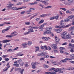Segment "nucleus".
Returning a JSON list of instances; mask_svg holds the SVG:
<instances>
[{
	"label": "nucleus",
	"mask_w": 74,
	"mask_h": 74,
	"mask_svg": "<svg viewBox=\"0 0 74 74\" xmlns=\"http://www.w3.org/2000/svg\"><path fill=\"white\" fill-rule=\"evenodd\" d=\"M9 6H7L8 8V10H10L12 9V10H14V11H15V10H21V9H22V8H26V6H23L21 8H17L16 7H12V5H14L11 3L9 4Z\"/></svg>",
	"instance_id": "obj_1"
},
{
	"label": "nucleus",
	"mask_w": 74,
	"mask_h": 74,
	"mask_svg": "<svg viewBox=\"0 0 74 74\" xmlns=\"http://www.w3.org/2000/svg\"><path fill=\"white\" fill-rule=\"evenodd\" d=\"M47 30L45 31H44L43 34L45 35L47 34H51V31L52 30V27H47L46 28Z\"/></svg>",
	"instance_id": "obj_2"
},
{
	"label": "nucleus",
	"mask_w": 74,
	"mask_h": 74,
	"mask_svg": "<svg viewBox=\"0 0 74 74\" xmlns=\"http://www.w3.org/2000/svg\"><path fill=\"white\" fill-rule=\"evenodd\" d=\"M40 63H38L37 62H35L34 63V62H32L31 64V65L32 66V67L33 68V69H36V65H38V64H40Z\"/></svg>",
	"instance_id": "obj_3"
},
{
	"label": "nucleus",
	"mask_w": 74,
	"mask_h": 74,
	"mask_svg": "<svg viewBox=\"0 0 74 74\" xmlns=\"http://www.w3.org/2000/svg\"><path fill=\"white\" fill-rule=\"evenodd\" d=\"M16 33V32L14 31L11 34V35H8L6 36V37H14V36H16V35H17V34H14Z\"/></svg>",
	"instance_id": "obj_4"
},
{
	"label": "nucleus",
	"mask_w": 74,
	"mask_h": 74,
	"mask_svg": "<svg viewBox=\"0 0 74 74\" xmlns=\"http://www.w3.org/2000/svg\"><path fill=\"white\" fill-rule=\"evenodd\" d=\"M67 1L69 3H68L67 2H64V4L66 5H71V3L73 2V0H67Z\"/></svg>",
	"instance_id": "obj_5"
},
{
	"label": "nucleus",
	"mask_w": 74,
	"mask_h": 74,
	"mask_svg": "<svg viewBox=\"0 0 74 74\" xmlns=\"http://www.w3.org/2000/svg\"><path fill=\"white\" fill-rule=\"evenodd\" d=\"M67 32L66 31L64 32L62 34H61V37H62V38H64V36L67 35Z\"/></svg>",
	"instance_id": "obj_6"
},
{
	"label": "nucleus",
	"mask_w": 74,
	"mask_h": 74,
	"mask_svg": "<svg viewBox=\"0 0 74 74\" xmlns=\"http://www.w3.org/2000/svg\"><path fill=\"white\" fill-rule=\"evenodd\" d=\"M55 69V68H53L51 69H49V71H52V70H54V71L55 72H58L59 71L60 69L57 68L56 69Z\"/></svg>",
	"instance_id": "obj_7"
},
{
	"label": "nucleus",
	"mask_w": 74,
	"mask_h": 74,
	"mask_svg": "<svg viewBox=\"0 0 74 74\" xmlns=\"http://www.w3.org/2000/svg\"><path fill=\"white\" fill-rule=\"evenodd\" d=\"M72 59H73V58H66L63 60H62V62L63 63H65V62H66V60H72Z\"/></svg>",
	"instance_id": "obj_8"
},
{
	"label": "nucleus",
	"mask_w": 74,
	"mask_h": 74,
	"mask_svg": "<svg viewBox=\"0 0 74 74\" xmlns=\"http://www.w3.org/2000/svg\"><path fill=\"white\" fill-rule=\"evenodd\" d=\"M51 46L52 48H53L55 49H57V45L55 44H51Z\"/></svg>",
	"instance_id": "obj_9"
},
{
	"label": "nucleus",
	"mask_w": 74,
	"mask_h": 74,
	"mask_svg": "<svg viewBox=\"0 0 74 74\" xmlns=\"http://www.w3.org/2000/svg\"><path fill=\"white\" fill-rule=\"evenodd\" d=\"M60 53H64V51L63 50H64L65 49L64 48V47H60Z\"/></svg>",
	"instance_id": "obj_10"
},
{
	"label": "nucleus",
	"mask_w": 74,
	"mask_h": 74,
	"mask_svg": "<svg viewBox=\"0 0 74 74\" xmlns=\"http://www.w3.org/2000/svg\"><path fill=\"white\" fill-rule=\"evenodd\" d=\"M17 61L18 62V63L20 64L21 66H22L23 65V64L24 63L23 62L22 60H18Z\"/></svg>",
	"instance_id": "obj_11"
},
{
	"label": "nucleus",
	"mask_w": 74,
	"mask_h": 74,
	"mask_svg": "<svg viewBox=\"0 0 74 74\" xmlns=\"http://www.w3.org/2000/svg\"><path fill=\"white\" fill-rule=\"evenodd\" d=\"M63 20H62L60 21V25L62 26V27H63L66 25V24H65V23H63Z\"/></svg>",
	"instance_id": "obj_12"
},
{
	"label": "nucleus",
	"mask_w": 74,
	"mask_h": 74,
	"mask_svg": "<svg viewBox=\"0 0 74 74\" xmlns=\"http://www.w3.org/2000/svg\"><path fill=\"white\" fill-rule=\"evenodd\" d=\"M62 29H55V32H57V33H60V32H62Z\"/></svg>",
	"instance_id": "obj_13"
},
{
	"label": "nucleus",
	"mask_w": 74,
	"mask_h": 74,
	"mask_svg": "<svg viewBox=\"0 0 74 74\" xmlns=\"http://www.w3.org/2000/svg\"><path fill=\"white\" fill-rule=\"evenodd\" d=\"M22 45L23 46L24 48H27V43H24L22 44Z\"/></svg>",
	"instance_id": "obj_14"
},
{
	"label": "nucleus",
	"mask_w": 74,
	"mask_h": 74,
	"mask_svg": "<svg viewBox=\"0 0 74 74\" xmlns=\"http://www.w3.org/2000/svg\"><path fill=\"white\" fill-rule=\"evenodd\" d=\"M55 40L56 41V42H58L59 41H60V39H59V38L56 37V36H55Z\"/></svg>",
	"instance_id": "obj_15"
},
{
	"label": "nucleus",
	"mask_w": 74,
	"mask_h": 74,
	"mask_svg": "<svg viewBox=\"0 0 74 74\" xmlns=\"http://www.w3.org/2000/svg\"><path fill=\"white\" fill-rule=\"evenodd\" d=\"M42 39H45L46 41H48L49 40V39H50V38L48 37H42Z\"/></svg>",
	"instance_id": "obj_16"
},
{
	"label": "nucleus",
	"mask_w": 74,
	"mask_h": 74,
	"mask_svg": "<svg viewBox=\"0 0 74 74\" xmlns=\"http://www.w3.org/2000/svg\"><path fill=\"white\" fill-rule=\"evenodd\" d=\"M68 18H69V19H73V21H74V15L69 16H68Z\"/></svg>",
	"instance_id": "obj_17"
},
{
	"label": "nucleus",
	"mask_w": 74,
	"mask_h": 74,
	"mask_svg": "<svg viewBox=\"0 0 74 74\" xmlns=\"http://www.w3.org/2000/svg\"><path fill=\"white\" fill-rule=\"evenodd\" d=\"M31 28L28 29V32L29 33H32L33 32H34V31L33 30V29H32V28Z\"/></svg>",
	"instance_id": "obj_18"
},
{
	"label": "nucleus",
	"mask_w": 74,
	"mask_h": 74,
	"mask_svg": "<svg viewBox=\"0 0 74 74\" xmlns=\"http://www.w3.org/2000/svg\"><path fill=\"white\" fill-rule=\"evenodd\" d=\"M40 2H41L42 3H44L45 5H48V4H49L48 3L46 2H45V1H40Z\"/></svg>",
	"instance_id": "obj_19"
},
{
	"label": "nucleus",
	"mask_w": 74,
	"mask_h": 74,
	"mask_svg": "<svg viewBox=\"0 0 74 74\" xmlns=\"http://www.w3.org/2000/svg\"><path fill=\"white\" fill-rule=\"evenodd\" d=\"M36 9L34 8H31L29 9V10H28L26 11L27 12H32V10H35Z\"/></svg>",
	"instance_id": "obj_20"
},
{
	"label": "nucleus",
	"mask_w": 74,
	"mask_h": 74,
	"mask_svg": "<svg viewBox=\"0 0 74 74\" xmlns=\"http://www.w3.org/2000/svg\"><path fill=\"white\" fill-rule=\"evenodd\" d=\"M45 48V49H46V50H48V49H47V46L46 45L44 46H42L41 47V49H44V48Z\"/></svg>",
	"instance_id": "obj_21"
},
{
	"label": "nucleus",
	"mask_w": 74,
	"mask_h": 74,
	"mask_svg": "<svg viewBox=\"0 0 74 74\" xmlns=\"http://www.w3.org/2000/svg\"><path fill=\"white\" fill-rule=\"evenodd\" d=\"M70 21V19L69 18H67L66 19H65L64 20L63 22H69Z\"/></svg>",
	"instance_id": "obj_22"
},
{
	"label": "nucleus",
	"mask_w": 74,
	"mask_h": 74,
	"mask_svg": "<svg viewBox=\"0 0 74 74\" xmlns=\"http://www.w3.org/2000/svg\"><path fill=\"white\" fill-rule=\"evenodd\" d=\"M66 37L67 38H68L69 39L71 38V36H70L69 34H68L66 36Z\"/></svg>",
	"instance_id": "obj_23"
},
{
	"label": "nucleus",
	"mask_w": 74,
	"mask_h": 74,
	"mask_svg": "<svg viewBox=\"0 0 74 74\" xmlns=\"http://www.w3.org/2000/svg\"><path fill=\"white\" fill-rule=\"evenodd\" d=\"M21 53V52H19L17 54V55L19 56H22L23 55V54H22Z\"/></svg>",
	"instance_id": "obj_24"
},
{
	"label": "nucleus",
	"mask_w": 74,
	"mask_h": 74,
	"mask_svg": "<svg viewBox=\"0 0 74 74\" xmlns=\"http://www.w3.org/2000/svg\"><path fill=\"white\" fill-rule=\"evenodd\" d=\"M35 48L37 49H36V51H35V52H37L39 49H40V47H35Z\"/></svg>",
	"instance_id": "obj_25"
},
{
	"label": "nucleus",
	"mask_w": 74,
	"mask_h": 74,
	"mask_svg": "<svg viewBox=\"0 0 74 74\" xmlns=\"http://www.w3.org/2000/svg\"><path fill=\"white\" fill-rule=\"evenodd\" d=\"M74 45H73V46L72 48L70 50V52H72V53H73L74 52Z\"/></svg>",
	"instance_id": "obj_26"
},
{
	"label": "nucleus",
	"mask_w": 74,
	"mask_h": 74,
	"mask_svg": "<svg viewBox=\"0 0 74 74\" xmlns=\"http://www.w3.org/2000/svg\"><path fill=\"white\" fill-rule=\"evenodd\" d=\"M44 22V20L43 19H42V20H41L38 23V24H41V23H42L43 22Z\"/></svg>",
	"instance_id": "obj_27"
},
{
	"label": "nucleus",
	"mask_w": 74,
	"mask_h": 74,
	"mask_svg": "<svg viewBox=\"0 0 74 74\" xmlns=\"http://www.w3.org/2000/svg\"><path fill=\"white\" fill-rule=\"evenodd\" d=\"M9 67H10V65L7 66V68L4 70H3V71H7Z\"/></svg>",
	"instance_id": "obj_28"
},
{
	"label": "nucleus",
	"mask_w": 74,
	"mask_h": 74,
	"mask_svg": "<svg viewBox=\"0 0 74 74\" xmlns=\"http://www.w3.org/2000/svg\"><path fill=\"white\" fill-rule=\"evenodd\" d=\"M21 68H16L15 69V71H18L19 72H20V71H21Z\"/></svg>",
	"instance_id": "obj_29"
},
{
	"label": "nucleus",
	"mask_w": 74,
	"mask_h": 74,
	"mask_svg": "<svg viewBox=\"0 0 74 74\" xmlns=\"http://www.w3.org/2000/svg\"><path fill=\"white\" fill-rule=\"evenodd\" d=\"M44 67L45 68V69H47L49 67V66L47 65L44 64L43 65Z\"/></svg>",
	"instance_id": "obj_30"
},
{
	"label": "nucleus",
	"mask_w": 74,
	"mask_h": 74,
	"mask_svg": "<svg viewBox=\"0 0 74 74\" xmlns=\"http://www.w3.org/2000/svg\"><path fill=\"white\" fill-rule=\"evenodd\" d=\"M70 34L71 35H74V29L72 30Z\"/></svg>",
	"instance_id": "obj_31"
},
{
	"label": "nucleus",
	"mask_w": 74,
	"mask_h": 74,
	"mask_svg": "<svg viewBox=\"0 0 74 74\" xmlns=\"http://www.w3.org/2000/svg\"><path fill=\"white\" fill-rule=\"evenodd\" d=\"M47 16V14H44L40 15V16H41V17H44L45 16Z\"/></svg>",
	"instance_id": "obj_32"
},
{
	"label": "nucleus",
	"mask_w": 74,
	"mask_h": 74,
	"mask_svg": "<svg viewBox=\"0 0 74 74\" xmlns=\"http://www.w3.org/2000/svg\"><path fill=\"white\" fill-rule=\"evenodd\" d=\"M44 27V25H42L39 26V29H43V27Z\"/></svg>",
	"instance_id": "obj_33"
},
{
	"label": "nucleus",
	"mask_w": 74,
	"mask_h": 74,
	"mask_svg": "<svg viewBox=\"0 0 74 74\" xmlns=\"http://www.w3.org/2000/svg\"><path fill=\"white\" fill-rule=\"evenodd\" d=\"M20 73L21 74H23V71H24V69H23L21 70H20Z\"/></svg>",
	"instance_id": "obj_34"
},
{
	"label": "nucleus",
	"mask_w": 74,
	"mask_h": 74,
	"mask_svg": "<svg viewBox=\"0 0 74 74\" xmlns=\"http://www.w3.org/2000/svg\"><path fill=\"white\" fill-rule=\"evenodd\" d=\"M37 16V14L36 15H34L33 16L31 17L30 18V19H33V18H34V17H36Z\"/></svg>",
	"instance_id": "obj_35"
},
{
	"label": "nucleus",
	"mask_w": 74,
	"mask_h": 74,
	"mask_svg": "<svg viewBox=\"0 0 74 74\" xmlns=\"http://www.w3.org/2000/svg\"><path fill=\"white\" fill-rule=\"evenodd\" d=\"M5 41H3V42L4 43L5 42H10V41L11 40H5Z\"/></svg>",
	"instance_id": "obj_36"
},
{
	"label": "nucleus",
	"mask_w": 74,
	"mask_h": 74,
	"mask_svg": "<svg viewBox=\"0 0 74 74\" xmlns=\"http://www.w3.org/2000/svg\"><path fill=\"white\" fill-rule=\"evenodd\" d=\"M52 8V6H48L47 7H45V8Z\"/></svg>",
	"instance_id": "obj_37"
},
{
	"label": "nucleus",
	"mask_w": 74,
	"mask_h": 74,
	"mask_svg": "<svg viewBox=\"0 0 74 74\" xmlns=\"http://www.w3.org/2000/svg\"><path fill=\"white\" fill-rule=\"evenodd\" d=\"M27 44H28V45H30L32 44V42L29 41Z\"/></svg>",
	"instance_id": "obj_38"
},
{
	"label": "nucleus",
	"mask_w": 74,
	"mask_h": 74,
	"mask_svg": "<svg viewBox=\"0 0 74 74\" xmlns=\"http://www.w3.org/2000/svg\"><path fill=\"white\" fill-rule=\"evenodd\" d=\"M13 50H12L11 49H10L7 50V52H11V51H12Z\"/></svg>",
	"instance_id": "obj_39"
},
{
	"label": "nucleus",
	"mask_w": 74,
	"mask_h": 74,
	"mask_svg": "<svg viewBox=\"0 0 74 74\" xmlns=\"http://www.w3.org/2000/svg\"><path fill=\"white\" fill-rule=\"evenodd\" d=\"M25 25H30L31 23L30 22H25Z\"/></svg>",
	"instance_id": "obj_40"
},
{
	"label": "nucleus",
	"mask_w": 74,
	"mask_h": 74,
	"mask_svg": "<svg viewBox=\"0 0 74 74\" xmlns=\"http://www.w3.org/2000/svg\"><path fill=\"white\" fill-rule=\"evenodd\" d=\"M58 18H59V15H58L55 16H54V19L55 18L56 19V20L58 19Z\"/></svg>",
	"instance_id": "obj_41"
},
{
	"label": "nucleus",
	"mask_w": 74,
	"mask_h": 74,
	"mask_svg": "<svg viewBox=\"0 0 74 74\" xmlns=\"http://www.w3.org/2000/svg\"><path fill=\"white\" fill-rule=\"evenodd\" d=\"M56 28H61V27H62L61 25H59L58 26H56Z\"/></svg>",
	"instance_id": "obj_42"
},
{
	"label": "nucleus",
	"mask_w": 74,
	"mask_h": 74,
	"mask_svg": "<svg viewBox=\"0 0 74 74\" xmlns=\"http://www.w3.org/2000/svg\"><path fill=\"white\" fill-rule=\"evenodd\" d=\"M45 53H41L40 56H45Z\"/></svg>",
	"instance_id": "obj_43"
},
{
	"label": "nucleus",
	"mask_w": 74,
	"mask_h": 74,
	"mask_svg": "<svg viewBox=\"0 0 74 74\" xmlns=\"http://www.w3.org/2000/svg\"><path fill=\"white\" fill-rule=\"evenodd\" d=\"M66 13H67V14H71V12L70 11H69V10H67L66 11Z\"/></svg>",
	"instance_id": "obj_44"
},
{
	"label": "nucleus",
	"mask_w": 74,
	"mask_h": 74,
	"mask_svg": "<svg viewBox=\"0 0 74 74\" xmlns=\"http://www.w3.org/2000/svg\"><path fill=\"white\" fill-rule=\"evenodd\" d=\"M74 26H73L69 28L70 30H73L74 29Z\"/></svg>",
	"instance_id": "obj_45"
},
{
	"label": "nucleus",
	"mask_w": 74,
	"mask_h": 74,
	"mask_svg": "<svg viewBox=\"0 0 74 74\" xmlns=\"http://www.w3.org/2000/svg\"><path fill=\"white\" fill-rule=\"evenodd\" d=\"M54 51L55 53H58L59 52V50H54Z\"/></svg>",
	"instance_id": "obj_46"
},
{
	"label": "nucleus",
	"mask_w": 74,
	"mask_h": 74,
	"mask_svg": "<svg viewBox=\"0 0 74 74\" xmlns=\"http://www.w3.org/2000/svg\"><path fill=\"white\" fill-rule=\"evenodd\" d=\"M55 19V16L50 18L49 19L50 20H52V19Z\"/></svg>",
	"instance_id": "obj_47"
},
{
	"label": "nucleus",
	"mask_w": 74,
	"mask_h": 74,
	"mask_svg": "<svg viewBox=\"0 0 74 74\" xmlns=\"http://www.w3.org/2000/svg\"><path fill=\"white\" fill-rule=\"evenodd\" d=\"M59 72L60 73H63V72L62 71V70H60V69L59 70Z\"/></svg>",
	"instance_id": "obj_48"
},
{
	"label": "nucleus",
	"mask_w": 74,
	"mask_h": 74,
	"mask_svg": "<svg viewBox=\"0 0 74 74\" xmlns=\"http://www.w3.org/2000/svg\"><path fill=\"white\" fill-rule=\"evenodd\" d=\"M25 12H25V11H23V12H21L20 14H23L25 13Z\"/></svg>",
	"instance_id": "obj_49"
},
{
	"label": "nucleus",
	"mask_w": 74,
	"mask_h": 74,
	"mask_svg": "<svg viewBox=\"0 0 74 74\" xmlns=\"http://www.w3.org/2000/svg\"><path fill=\"white\" fill-rule=\"evenodd\" d=\"M19 48L18 47H17L16 48H14V49H13V51L14 52L15 50H17Z\"/></svg>",
	"instance_id": "obj_50"
},
{
	"label": "nucleus",
	"mask_w": 74,
	"mask_h": 74,
	"mask_svg": "<svg viewBox=\"0 0 74 74\" xmlns=\"http://www.w3.org/2000/svg\"><path fill=\"white\" fill-rule=\"evenodd\" d=\"M60 10H62L63 11H66V9L65 8H60Z\"/></svg>",
	"instance_id": "obj_51"
},
{
	"label": "nucleus",
	"mask_w": 74,
	"mask_h": 74,
	"mask_svg": "<svg viewBox=\"0 0 74 74\" xmlns=\"http://www.w3.org/2000/svg\"><path fill=\"white\" fill-rule=\"evenodd\" d=\"M5 60L6 62H8L9 60V59L8 58H5Z\"/></svg>",
	"instance_id": "obj_52"
},
{
	"label": "nucleus",
	"mask_w": 74,
	"mask_h": 74,
	"mask_svg": "<svg viewBox=\"0 0 74 74\" xmlns=\"http://www.w3.org/2000/svg\"><path fill=\"white\" fill-rule=\"evenodd\" d=\"M40 19V18H37L36 19V21H38Z\"/></svg>",
	"instance_id": "obj_53"
},
{
	"label": "nucleus",
	"mask_w": 74,
	"mask_h": 74,
	"mask_svg": "<svg viewBox=\"0 0 74 74\" xmlns=\"http://www.w3.org/2000/svg\"><path fill=\"white\" fill-rule=\"evenodd\" d=\"M45 74H51V72H46L45 73Z\"/></svg>",
	"instance_id": "obj_54"
},
{
	"label": "nucleus",
	"mask_w": 74,
	"mask_h": 74,
	"mask_svg": "<svg viewBox=\"0 0 74 74\" xmlns=\"http://www.w3.org/2000/svg\"><path fill=\"white\" fill-rule=\"evenodd\" d=\"M60 69L61 70H66V69L63 68H62Z\"/></svg>",
	"instance_id": "obj_55"
},
{
	"label": "nucleus",
	"mask_w": 74,
	"mask_h": 74,
	"mask_svg": "<svg viewBox=\"0 0 74 74\" xmlns=\"http://www.w3.org/2000/svg\"><path fill=\"white\" fill-rule=\"evenodd\" d=\"M29 31L27 32H25L24 33V35H26V34H29Z\"/></svg>",
	"instance_id": "obj_56"
},
{
	"label": "nucleus",
	"mask_w": 74,
	"mask_h": 74,
	"mask_svg": "<svg viewBox=\"0 0 74 74\" xmlns=\"http://www.w3.org/2000/svg\"><path fill=\"white\" fill-rule=\"evenodd\" d=\"M8 56L6 55H3L2 56V57L3 58H5V57H7Z\"/></svg>",
	"instance_id": "obj_57"
},
{
	"label": "nucleus",
	"mask_w": 74,
	"mask_h": 74,
	"mask_svg": "<svg viewBox=\"0 0 74 74\" xmlns=\"http://www.w3.org/2000/svg\"><path fill=\"white\" fill-rule=\"evenodd\" d=\"M4 25H5V23H3V24H0V26H4Z\"/></svg>",
	"instance_id": "obj_58"
},
{
	"label": "nucleus",
	"mask_w": 74,
	"mask_h": 74,
	"mask_svg": "<svg viewBox=\"0 0 74 74\" xmlns=\"http://www.w3.org/2000/svg\"><path fill=\"white\" fill-rule=\"evenodd\" d=\"M4 23H5V24H6V25H9L10 24H11V23L5 22Z\"/></svg>",
	"instance_id": "obj_59"
},
{
	"label": "nucleus",
	"mask_w": 74,
	"mask_h": 74,
	"mask_svg": "<svg viewBox=\"0 0 74 74\" xmlns=\"http://www.w3.org/2000/svg\"><path fill=\"white\" fill-rule=\"evenodd\" d=\"M69 46H70V48H71V47H73V46H72V45H71V43H69Z\"/></svg>",
	"instance_id": "obj_60"
},
{
	"label": "nucleus",
	"mask_w": 74,
	"mask_h": 74,
	"mask_svg": "<svg viewBox=\"0 0 74 74\" xmlns=\"http://www.w3.org/2000/svg\"><path fill=\"white\" fill-rule=\"evenodd\" d=\"M70 62L71 63H73V64H74V61L71 60L70 61Z\"/></svg>",
	"instance_id": "obj_61"
},
{
	"label": "nucleus",
	"mask_w": 74,
	"mask_h": 74,
	"mask_svg": "<svg viewBox=\"0 0 74 74\" xmlns=\"http://www.w3.org/2000/svg\"><path fill=\"white\" fill-rule=\"evenodd\" d=\"M14 67H13V68L12 69L11 71H10V72H12L13 70H14Z\"/></svg>",
	"instance_id": "obj_62"
},
{
	"label": "nucleus",
	"mask_w": 74,
	"mask_h": 74,
	"mask_svg": "<svg viewBox=\"0 0 74 74\" xmlns=\"http://www.w3.org/2000/svg\"><path fill=\"white\" fill-rule=\"evenodd\" d=\"M19 66V64H16V67H18Z\"/></svg>",
	"instance_id": "obj_63"
},
{
	"label": "nucleus",
	"mask_w": 74,
	"mask_h": 74,
	"mask_svg": "<svg viewBox=\"0 0 74 74\" xmlns=\"http://www.w3.org/2000/svg\"><path fill=\"white\" fill-rule=\"evenodd\" d=\"M57 73L56 72H51V73L50 74H56Z\"/></svg>",
	"instance_id": "obj_64"
}]
</instances>
